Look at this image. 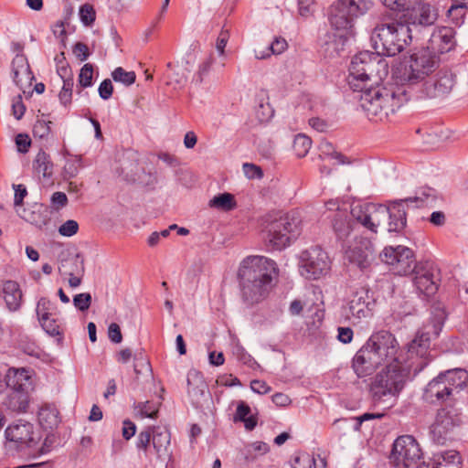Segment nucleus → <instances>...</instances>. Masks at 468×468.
Instances as JSON below:
<instances>
[{
  "instance_id": "f257e3e1",
  "label": "nucleus",
  "mask_w": 468,
  "mask_h": 468,
  "mask_svg": "<svg viewBox=\"0 0 468 468\" xmlns=\"http://www.w3.org/2000/svg\"><path fill=\"white\" fill-rule=\"evenodd\" d=\"M446 313L440 306L433 307L430 323L418 331L409 343L406 358L401 364H387L371 383L370 391L376 401L395 400L405 384L423 370L432 360L430 353L431 335L437 336L442 329Z\"/></svg>"
},
{
  "instance_id": "f03ea898",
  "label": "nucleus",
  "mask_w": 468,
  "mask_h": 468,
  "mask_svg": "<svg viewBox=\"0 0 468 468\" xmlns=\"http://www.w3.org/2000/svg\"><path fill=\"white\" fill-rule=\"evenodd\" d=\"M277 274L276 263L264 256H248L239 268L238 279L242 299L253 304L262 301Z\"/></svg>"
},
{
  "instance_id": "7ed1b4c3",
  "label": "nucleus",
  "mask_w": 468,
  "mask_h": 468,
  "mask_svg": "<svg viewBox=\"0 0 468 468\" xmlns=\"http://www.w3.org/2000/svg\"><path fill=\"white\" fill-rule=\"evenodd\" d=\"M354 89L361 90L359 106L368 120L372 122H386L410 99L409 92L404 87L391 90L379 84L375 86L360 85L350 82Z\"/></svg>"
},
{
  "instance_id": "20e7f679",
  "label": "nucleus",
  "mask_w": 468,
  "mask_h": 468,
  "mask_svg": "<svg viewBox=\"0 0 468 468\" xmlns=\"http://www.w3.org/2000/svg\"><path fill=\"white\" fill-rule=\"evenodd\" d=\"M367 10L366 3L358 4L355 0H337L329 12V21L335 32L326 42L327 50L339 53L354 37V20Z\"/></svg>"
},
{
  "instance_id": "39448f33",
  "label": "nucleus",
  "mask_w": 468,
  "mask_h": 468,
  "mask_svg": "<svg viewBox=\"0 0 468 468\" xmlns=\"http://www.w3.org/2000/svg\"><path fill=\"white\" fill-rule=\"evenodd\" d=\"M349 83L369 86L380 84L388 76V62L381 54L369 51H362L354 56L349 67Z\"/></svg>"
},
{
  "instance_id": "423d86ee",
  "label": "nucleus",
  "mask_w": 468,
  "mask_h": 468,
  "mask_svg": "<svg viewBox=\"0 0 468 468\" xmlns=\"http://www.w3.org/2000/svg\"><path fill=\"white\" fill-rule=\"evenodd\" d=\"M410 32L409 26L401 23L379 24L371 34L372 47L382 56L393 57L411 40Z\"/></svg>"
},
{
  "instance_id": "0eeeda50",
  "label": "nucleus",
  "mask_w": 468,
  "mask_h": 468,
  "mask_svg": "<svg viewBox=\"0 0 468 468\" xmlns=\"http://www.w3.org/2000/svg\"><path fill=\"white\" fill-rule=\"evenodd\" d=\"M412 200L413 198L396 200L388 206L372 203V206H369L370 218L367 229L377 233L378 229L381 227L388 232H400L407 223L404 202Z\"/></svg>"
},
{
  "instance_id": "6e6552de",
  "label": "nucleus",
  "mask_w": 468,
  "mask_h": 468,
  "mask_svg": "<svg viewBox=\"0 0 468 468\" xmlns=\"http://www.w3.org/2000/svg\"><path fill=\"white\" fill-rule=\"evenodd\" d=\"M6 386L9 393L5 401L6 408L14 412H26L29 405L31 380L28 371L9 369L6 375Z\"/></svg>"
},
{
  "instance_id": "1a4fd4ad",
  "label": "nucleus",
  "mask_w": 468,
  "mask_h": 468,
  "mask_svg": "<svg viewBox=\"0 0 468 468\" xmlns=\"http://www.w3.org/2000/svg\"><path fill=\"white\" fill-rule=\"evenodd\" d=\"M438 67V60L429 49L412 53L406 61L401 79L409 84L425 81Z\"/></svg>"
},
{
  "instance_id": "9d476101",
  "label": "nucleus",
  "mask_w": 468,
  "mask_h": 468,
  "mask_svg": "<svg viewBox=\"0 0 468 468\" xmlns=\"http://www.w3.org/2000/svg\"><path fill=\"white\" fill-rule=\"evenodd\" d=\"M391 461L396 468H426L419 443L411 435L399 437L393 443Z\"/></svg>"
},
{
  "instance_id": "9b49d317",
  "label": "nucleus",
  "mask_w": 468,
  "mask_h": 468,
  "mask_svg": "<svg viewBox=\"0 0 468 468\" xmlns=\"http://www.w3.org/2000/svg\"><path fill=\"white\" fill-rule=\"evenodd\" d=\"M367 343L379 355V357L387 364H401L406 358V352H399V344L396 336L387 330H379L373 333L367 339Z\"/></svg>"
},
{
  "instance_id": "f8f14e48",
  "label": "nucleus",
  "mask_w": 468,
  "mask_h": 468,
  "mask_svg": "<svg viewBox=\"0 0 468 468\" xmlns=\"http://www.w3.org/2000/svg\"><path fill=\"white\" fill-rule=\"evenodd\" d=\"M299 224L297 218L289 215L274 220L268 228V244L277 250L286 248L299 234Z\"/></svg>"
},
{
  "instance_id": "ddd939ff",
  "label": "nucleus",
  "mask_w": 468,
  "mask_h": 468,
  "mask_svg": "<svg viewBox=\"0 0 468 468\" xmlns=\"http://www.w3.org/2000/svg\"><path fill=\"white\" fill-rule=\"evenodd\" d=\"M300 271L309 280H316L325 275L330 270L327 253L320 247H311L301 253Z\"/></svg>"
},
{
  "instance_id": "4468645a",
  "label": "nucleus",
  "mask_w": 468,
  "mask_h": 468,
  "mask_svg": "<svg viewBox=\"0 0 468 468\" xmlns=\"http://www.w3.org/2000/svg\"><path fill=\"white\" fill-rule=\"evenodd\" d=\"M382 261L392 266V270L399 275H407L414 271L416 261L413 251L404 246L387 247L381 253Z\"/></svg>"
},
{
  "instance_id": "2eb2a0df",
  "label": "nucleus",
  "mask_w": 468,
  "mask_h": 468,
  "mask_svg": "<svg viewBox=\"0 0 468 468\" xmlns=\"http://www.w3.org/2000/svg\"><path fill=\"white\" fill-rule=\"evenodd\" d=\"M456 84V75L449 69H441L430 76L422 84L423 98H443L451 93Z\"/></svg>"
},
{
  "instance_id": "dca6fc26",
  "label": "nucleus",
  "mask_w": 468,
  "mask_h": 468,
  "mask_svg": "<svg viewBox=\"0 0 468 468\" xmlns=\"http://www.w3.org/2000/svg\"><path fill=\"white\" fill-rule=\"evenodd\" d=\"M413 283L417 290L427 296L438 290L439 270L432 262H420L414 268Z\"/></svg>"
},
{
  "instance_id": "f3484780",
  "label": "nucleus",
  "mask_w": 468,
  "mask_h": 468,
  "mask_svg": "<svg viewBox=\"0 0 468 468\" xmlns=\"http://www.w3.org/2000/svg\"><path fill=\"white\" fill-rule=\"evenodd\" d=\"M382 365H385V363L367 341L356 353L352 361V367L358 378L373 374Z\"/></svg>"
},
{
  "instance_id": "a211bd4d",
  "label": "nucleus",
  "mask_w": 468,
  "mask_h": 468,
  "mask_svg": "<svg viewBox=\"0 0 468 468\" xmlns=\"http://www.w3.org/2000/svg\"><path fill=\"white\" fill-rule=\"evenodd\" d=\"M346 258L350 264L367 270L374 260L372 242L367 238H356L346 250Z\"/></svg>"
},
{
  "instance_id": "6ab92c4d",
  "label": "nucleus",
  "mask_w": 468,
  "mask_h": 468,
  "mask_svg": "<svg viewBox=\"0 0 468 468\" xmlns=\"http://www.w3.org/2000/svg\"><path fill=\"white\" fill-rule=\"evenodd\" d=\"M5 437L8 441H14L24 447H32L37 441L34 432V426L30 422L18 420L5 429Z\"/></svg>"
},
{
  "instance_id": "aec40b11",
  "label": "nucleus",
  "mask_w": 468,
  "mask_h": 468,
  "mask_svg": "<svg viewBox=\"0 0 468 468\" xmlns=\"http://www.w3.org/2000/svg\"><path fill=\"white\" fill-rule=\"evenodd\" d=\"M455 31L450 27H438L431 34L429 46L425 49H429L434 55L435 53H446L452 50L455 46Z\"/></svg>"
},
{
  "instance_id": "412c9836",
  "label": "nucleus",
  "mask_w": 468,
  "mask_h": 468,
  "mask_svg": "<svg viewBox=\"0 0 468 468\" xmlns=\"http://www.w3.org/2000/svg\"><path fill=\"white\" fill-rule=\"evenodd\" d=\"M407 21L415 27H429L435 23L438 18V11L429 4H418L411 9H407Z\"/></svg>"
},
{
  "instance_id": "4be33fe9",
  "label": "nucleus",
  "mask_w": 468,
  "mask_h": 468,
  "mask_svg": "<svg viewBox=\"0 0 468 468\" xmlns=\"http://www.w3.org/2000/svg\"><path fill=\"white\" fill-rule=\"evenodd\" d=\"M461 420L459 416L444 409L438 411L435 423L432 425L431 433L439 435L438 443H443L445 435L454 427L459 426Z\"/></svg>"
},
{
  "instance_id": "5701e85b",
  "label": "nucleus",
  "mask_w": 468,
  "mask_h": 468,
  "mask_svg": "<svg viewBox=\"0 0 468 468\" xmlns=\"http://www.w3.org/2000/svg\"><path fill=\"white\" fill-rule=\"evenodd\" d=\"M11 67L14 82L22 90L30 87L35 78L27 57L24 54H16Z\"/></svg>"
},
{
  "instance_id": "b1692460",
  "label": "nucleus",
  "mask_w": 468,
  "mask_h": 468,
  "mask_svg": "<svg viewBox=\"0 0 468 468\" xmlns=\"http://www.w3.org/2000/svg\"><path fill=\"white\" fill-rule=\"evenodd\" d=\"M452 394L443 376H438L429 382L423 393V399L429 403L443 402Z\"/></svg>"
},
{
  "instance_id": "393cba45",
  "label": "nucleus",
  "mask_w": 468,
  "mask_h": 468,
  "mask_svg": "<svg viewBox=\"0 0 468 468\" xmlns=\"http://www.w3.org/2000/svg\"><path fill=\"white\" fill-rule=\"evenodd\" d=\"M365 294L364 292H356L349 302L348 310L353 324L359 323L372 315L371 309L368 306L369 303L366 301Z\"/></svg>"
},
{
  "instance_id": "a878e982",
  "label": "nucleus",
  "mask_w": 468,
  "mask_h": 468,
  "mask_svg": "<svg viewBox=\"0 0 468 468\" xmlns=\"http://www.w3.org/2000/svg\"><path fill=\"white\" fill-rule=\"evenodd\" d=\"M331 219L333 229L338 239H346L353 229V222L349 217L348 210H338L335 214L328 215Z\"/></svg>"
},
{
  "instance_id": "bb28decb",
  "label": "nucleus",
  "mask_w": 468,
  "mask_h": 468,
  "mask_svg": "<svg viewBox=\"0 0 468 468\" xmlns=\"http://www.w3.org/2000/svg\"><path fill=\"white\" fill-rule=\"evenodd\" d=\"M3 297L6 308L10 312L17 311L22 303V292L19 284L14 281H6L3 285Z\"/></svg>"
},
{
  "instance_id": "cd10ccee",
  "label": "nucleus",
  "mask_w": 468,
  "mask_h": 468,
  "mask_svg": "<svg viewBox=\"0 0 468 468\" xmlns=\"http://www.w3.org/2000/svg\"><path fill=\"white\" fill-rule=\"evenodd\" d=\"M59 271L62 275H83L84 261L80 254H68L66 258L60 260Z\"/></svg>"
},
{
  "instance_id": "c85d7f7f",
  "label": "nucleus",
  "mask_w": 468,
  "mask_h": 468,
  "mask_svg": "<svg viewBox=\"0 0 468 468\" xmlns=\"http://www.w3.org/2000/svg\"><path fill=\"white\" fill-rule=\"evenodd\" d=\"M38 421L45 430H53L58 427L60 422L59 412L52 404L43 405L37 414Z\"/></svg>"
},
{
  "instance_id": "c756f323",
  "label": "nucleus",
  "mask_w": 468,
  "mask_h": 468,
  "mask_svg": "<svg viewBox=\"0 0 468 468\" xmlns=\"http://www.w3.org/2000/svg\"><path fill=\"white\" fill-rule=\"evenodd\" d=\"M170 433L167 431H154L153 435V445L156 452L157 457L162 460H170Z\"/></svg>"
},
{
  "instance_id": "7c9ffc66",
  "label": "nucleus",
  "mask_w": 468,
  "mask_h": 468,
  "mask_svg": "<svg viewBox=\"0 0 468 468\" xmlns=\"http://www.w3.org/2000/svg\"><path fill=\"white\" fill-rule=\"evenodd\" d=\"M187 387L188 394L192 397L193 400L197 403L199 402L200 398L205 395L207 385L202 378L200 373L197 370H190L187 374Z\"/></svg>"
},
{
  "instance_id": "2f4dec72",
  "label": "nucleus",
  "mask_w": 468,
  "mask_h": 468,
  "mask_svg": "<svg viewBox=\"0 0 468 468\" xmlns=\"http://www.w3.org/2000/svg\"><path fill=\"white\" fill-rule=\"evenodd\" d=\"M33 168L38 176L50 180L53 176V164L50 156L44 151H39L33 162Z\"/></svg>"
},
{
  "instance_id": "473e14b6",
  "label": "nucleus",
  "mask_w": 468,
  "mask_h": 468,
  "mask_svg": "<svg viewBox=\"0 0 468 468\" xmlns=\"http://www.w3.org/2000/svg\"><path fill=\"white\" fill-rule=\"evenodd\" d=\"M439 375L443 376V381H447L451 392L453 388L462 387L468 378L467 371L462 368L449 369Z\"/></svg>"
},
{
  "instance_id": "72a5a7b5",
  "label": "nucleus",
  "mask_w": 468,
  "mask_h": 468,
  "mask_svg": "<svg viewBox=\"0 0 468 468\" xmlns=\"http://www.w3.org/2000/svg\"><path fill=\"white\" fill-rule=\"evenodd\" d=\"M250 408L244 401H239L237 406L236 413L233 417L234 422H244L245 428L251 431L257 425L256 418L250 416Z\"/></svg>"
},
{
  "instance_id": "f704fd0d",
  "label": "nucleus",
  "mask_w": 468,
  "mask_h": 468,
  "mask_svg": "<svg viewBox=\"0 0 468 468\" xmlns=\"http://www.w3.org/2000/svg\"><path fill=\"white\" fill-rule=\"evenodd\" d=\"M369 206H372V203L353 205L349 209V217L352 222L356 221L367 229L370 218Z\"/></svg>"
},
{
  "instance_id": "c9c22d12",
  "label": "nucleus",
  "mask_w": 468,
  "mask_h": 468,
  "mask_svg": "<svg viewBox=\"0 0 468 468\" xmlns=\"http://www.w3.org/2000/svg\"><path fill=\"white\" fill-rule=\"evenodd\" d=\"M210 207L217 209L229 211L236 207V201L234 196L230 193H222L215 196L209 200Z\"/></svg>"
},
{
  "instance_id": "e433bc0d",
  "label": "nucleus",
  "mask_w": 468,
  "mask_h": 468,
  "mask_svg": "<svg viewBox=\"0 0 468 468\" xmlns=\"http://www.w3.org/2000/svg\"><path fill=\"white\" fill-rule=\"evenodd\" d=\"M134 372L138 378L140 376L144 377L145 380L153 378L150 361L143 352L136 354L134 356Z\"/></svg>"
},
{
  "instance_id": "4c0bfd02",
  "label": "nucleus",
  "mask_w": 468,
  "mask_h": 468,
  "mask_svg": "<svg viewBox=\"0 0 468 468\" xmlns=\"http://www.w3.org/2000/svg\"><path fill=\"white\" fill-rule=\"evenodd\" d=\"M466 9V3L452 5L447 12L448 18L453 25L459 27L463 24Z\"/></svg>"
},
{
  "instance_id": "58836bf2",
  "label": "nucleus",
  "mask_w": 468,
  "mask_h": 468,
  "mask_svg": "<svg viewBox=\"0 0 468 468\" xmlns=\"http://www.w3.org/2000/svg\"><path fill=\"white\" fill-rule=\"evenodd\" d=\"M16 212L23 219L38 228H41L46 224L45 217H43L41 212L38 210L23 208L22 212L19 210Z\"/></svg>"
},
{
  "instance_id": "ea45409f",
  "label": "nucleus",
  "mask_w": 468,
  "mask_h": 468,
  "mask_svg": "<svg viewBox=\"0 0 468 468\" xmlns=\"http://www.w3.org/2000/svg\"><path fill=\"white\" fill-rule=\"evenodd\" d=\"M312 145L311 139L302 133H299L295 136L293 141V149L295 154L299 157H303L309 152Z\"/></svg>"
},
{
  "instance_id": "a19ab883",
  "label": "nucleus",
  "mask_w": 468,
  "mask_h": 468,
  "mask_svg": "<svg viewBox=\"0 0 468 468\" xmlns=\"http://www.w3.org/2000/svg\"><path fill=\"white\" fill-rule=\"evenodd\" d=\"M112 77L114 81L121 82L126 86H130L134 83L136 79L134 71H126L122 67L116 68L112 72Z\"/></svg>"
},
{
  "instance_id": "79ce46f5",
  "label": "nucleus",
  "mask_w": 468,
  "mask_h": 468,
  "mask_svg": "<svg viewBox=\"0 0 468 468\" xmlns=\"http://www.w3.org/2000/svg\"><path fill=\"white\" fill-rule=\"evenodd\" d=\"M79 16L84 26L91 27L96 19V11L92 5L86 3L80 5Z\"/></svg>"
},
{
  "instance_id": "37998d69",
  "label": "nucleus",
  "mask_w": 468,
  "mask_h": 468,
  "mask_svg": "<svg viewBox=\"0 0 468 468\" xmlns=\"http://www.w3.org/2000/svg\"><path fill=\"white\" fill-rule=\"evenodd\" d=\"M54 309V304L50 302L49 299L46 297H42L38 300L36 307V313L39 319H45V317L52 316V311Z\"/></svg>"
},
{
  "instance_id": "c03bdc74",
  "label": "nucleus",
  "mask_w": 468,
  "mask_h": 468,
  "mask_svg": "<svg viewBox=\"0 0 468 468\" xmlns=\"http://www.w3.org/2000/svg\"><path fill=\"white\" fill-rule=\"evenodd\" d=\"M93 67L91 64H85L79 74V85L82 88L90 87L92 85Z\"/></svg>"
},
{
  "instance_id": "a18cd8bd",
  "label": "nucleus",
  "mask_w": 468,
  "mask_h": 468,
  "mask_svg": "<svg viewBox=\"0 0 468 468\" xmlns=\"http://www.w3.org/2000/svg\"><path fill=\"white\" fill-rule=\"evenodd\" d=\"M43 330L51 336L60 335L59 325L58 324L55 318L52 316L45 317V319L38 320Z\"/></svg>"
},
{
  "instance_id": "49530a36",
  "label": "nucleus",
  "mask_w": 468,
  "mask_h": 468,
  "mask_svg": "<svg viewBox=\"0 0 468 468\" xmlns=\"http://www.w3.org/2000/svg\"><path fill=\"white\" fill-rule=\"evenodd\" d=\"M136 409L139 410L140 414L143 417L154 419L157 417L158 412V406L157 404L151 402V401H145L143 403H139L136 406Z\"/></svg>"
},
{
  "instance_id": "de8ad7c7",
  "label": "nucleus",
  "mask_w": 468,
  "mask_h": 468,
  "mask_svg": "<svg viewBox=\"0 0 468 468\" xmlns=\"http://www.w3.org/2000/svg\"><path fill=\"white\" fill-rule=\"evenodd\" d=\"M73 304L78 310H80L81 312L87 311L91 304L90 293L82 292V293L76 294L73 297Z\"/></svg>"
},
{
  "instance_id": "09e8293b",
  "label": "nucleus",
  "mask_w": 468,
  "mask_h": 468,
  "mask_svg": "<svg viewBox=\"0 0 468 468\" xmlns=\"http://www.w3.org/2000/svg\"><path fill=\"white\" fill-rule=\"evenodd\" d=\"M79 230V224L76 220L69 219L58 228V233L64 237H71Z\"/></svg>"
},
{
  "instance_id": "8fccbe9b",
  "label": "nucleus",
  "mask_w": 468,
  "mask_h": 468,
  "mask_svg": "<svg viewBox=\"0 0 468 468\" xmlns=\"http://www.w3.org/2000/svg\"><path fill=\"white\" fill-rule=\"evenodd\" d=\"M320 150L323 154L330 155L333 158H335L338 160V164H345V156L335 151L334 146L329 142H322L320 144Z\"/></svg>"
},
{
  "instance_id": "3c124183",
  "label": "nucleus",
  "mask_w": 468,
  "mask_h": 468,
  "mask_svg": "<svg viewBox=\"0 0 468 468\" xmlns=\"http://www.w3.org/2000/svg\"><path fill=\"white\" fill-rule=\"evenodd\" d=\"M299 14L302 16L308 17L314 12L315 3L314 0H299L298 1Z\"/></svg>"
},
{
  "instance_id": "603ef678",
  "label": "nucleus",
  "mask_w": 468,
  "mask_h": 468,
  "mask_svg": "<svg viewBox=\"0 0 468 468\" xmlns=\"http://www.w3.org/2000/svg\"><path fill=\"white\" fill-rule=\"evenodd\" d=\"M50 201L53 208L55 210H59L60 208L67 206L68 197L63 192H55L52 194Z\"/></svg>"
},
{
  "instance_id": "864d4df0",
  "label": "nucleus",
  "mask_w": 468,
  "mask_h": 468,
  "mask_svg": "<svg viewBox=\"0 0 468 468\" xmlns=\"http://www.w3.org/2000/svg\"><path fill=\"white\" fill-rule=\"evenodd\" d=\"M99 95L102 100H108L112 97L113 92V87L111 80H104L99 86Z\"/></svg>"
},
{
  "instance_id": "5fc2aeb1",
  "label": "nucleus",
  "mask_w": 468,
  "mask_h": 468,
  "mask_svg": "<svg viewBox=\"0 0 468 468\" xmlns=\"http://www.w3.org/2000/svg\"><path fill=\"white\" fill-rule=\"evenodd\" d=\"M33 133L36 137L44 138L49 133V126L43 120H37L33 127Z\"/></svg>"
},
{
  "instance_id": "6e6d98bb",
  "label": "nucleus",
  "mask_w": 468,
  "mask_h": 468,
  "mask_svg": "<svg viewBox=\"0 0 468 468\" xmlns=\"http://www.w3.org/2000/svg\"><path fill=\"white\" fill-rule=\"evenodd\" d=\"M243 171H244L245 176L250 179L261 178L263 176L261 167H259L253 164H249V163L244 164Z\"/></svg>"
},
{
  "instance_id": "4d7b16f0",
  "label": "nucleus",
  "mask_w": 468,
  "mask_h": 468,
  "mask_svg": "<svg viewBox=\"0 0 468 468\" xmlns=\"http://www.w3.org/2000/svg\"><path fill=\"white\" fill-rule=\"evenodd\" d=\"M108 335H109L110 340L115 344H119L122 340V335L120 326L115 323H112L109 325Z\"/></svg>"
},
{
  "instance_id": "13d9d810",
  "label": "nucleus",
  "mask_w": 468,
  "mask_h": 468,
  "mask_svg": "<svg viewBox=\"0 0 468 468\" xmlns=\"http://www.w3.org/2000/svg\"><path fill=\"white\" fill-rule=\"evenodd\" d=\"M15 188V198L14 205L15 207H19L22 205L24 198L27 195V191L25 186L23 185H14Z\"/></svg>"
},
{
  "instance_id": "bf43d9fd",
  "label": "nucleus",
  "mask_w": 468,
  "mask_h": 468,
  "mask_svg": "<svg viewBox=\"0 0 468 468\" xmlns=\"http://www.w3.org/2000/svg\"><path fill=\"white\" fill-rule=\"evenodd\" d=\"M269 47L272 54L278 55L282 53L288 45L283 37H276Z\"/></svg>"
},
{
  "instance_id": "052dcab7",
  "label": "nucleus",
  "mask_w": 468,
  "mask_h": 468,
  "mask_svg": "<svg viewBox=\"0 0 468 468\" xmlns=\"http://www.w3.org/2000/svg\"><path fill=\"white\" fill-rule=\"evenodd\" d=\"M73 53L81 61L86 60L90 55L87 45H85L82 42H78L75 44V46L73 48Z\"/></svg>"
},
{
  "instance_id": "680f3d73",
  "label": "nucleus",
  "mask_w": 468,
  "mask_h": 468,
  "mask_svg": "<svg viewBox=\"0 0 468 468\" xmlns=\"http://www.w3.org/2000/svg\"><path fill=\"white\" fill-rule=\"evenodd\" d=\"M229 40V34L227 31H221L219 36L218 37L216 42V48L219 54V56H223L225 53V48Z\"/></svg>"
},
{
  "instance_id": "e2e57ef3",
  "label": "nucleus",
  "mask_w": 468,
  "mask_h": 468,
  "mask_svg": "<svg viewBox=\"0 0 468 468\" xmlns=\"http://www.w3.org/2000/svg\"><path fill=\"white\" fill-rule=\"evenodd\" d=\"M79 173V166L76 162H67L64 166V178L70 179L75 177Z\"/></svg>"
},
{
  "instance_id": "0e129e2a",
  "label": "nucleus",
  "mask_w": 468,
  "mask_h": 468,
  "mask_svg": "<svg viewBox=\"0 0 468 468\" xmlns=\"http://www.w3.org/2000/svg\"><path fill=\"white\" fill-rule=\"evenodd\" d=\"M326 210L329 212L328 215H333L338 212V210H348L346 204H340L338 200H329L325 203Z\"/></svg>"
},
{
  "instance_id": "69168bd1",
  "label": "nucleus",
  "mask_w": 468,
  "mask_h": 468,
  "mask_svg": "<svg viewBox=\"0 0 468 468\" xmlns=\"http://www.w3.org/2000/svg\"><path fill=\"white\" fill-rule=\"evenodd\" d=\"M250 388L258 394H266L271 390V388L262 380H252L250 382Z\"/></svg>"
},
{
  "instance_id": "338daca9",
  "label": "nucleus",
  "mask_w": 468,
  "mask_h": 468,
  "mask_svg": "<svg viewBox=\"0 0 468 468\" xmlns=\"http://www.w3.org/2000/svg\"><path fill=\"white\" fill-rule=\"evenodd\" d=\"M338 340L344 344L350 343L353 338V331L349 327H338Z\"/></svg>"
},
{
  "instance_id": "774afa93",
  "label": "nucleus",
  "mask_w": 468,
  "mask_h": 468,
  "mask_svg": "<svg viewBox=\"0 0 468 468\" xmlns=\"http://www.w3.org/2000/svg\"><path fill=\"white\" fill-rule=\"evenodd\" d=\"M136 431V426L133 422L126 420L123 421L122 436L125 440H130Z\"/></svg>"
}]
</instances>
